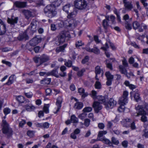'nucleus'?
Wrapping results in <instances>:
<instances>
[{
  "label": "nucleus",
  "mask_w": 148,
  "mask_h": 148,
  "mask_svg": "<svg viewBox=\"0 0 148 148\" xmlns=\"http://www.w3.org/2000/svg\"><path fill=\"white\" fill-rule=\"evenodd\" d=\"M71 10L70 12L67 13V19L65 23L72 28H74L77 25V22L74 18L75 17L77 12L75 8H73Z\"/></svg>",
  "instance_id": "1"
},
{
  "label": "nucleus",
  "mask_w": 148,
  "mask_h": 148,
  "mask_svg": "<svg viewBox=\"0 0 148 148\" xmlns=\"http://www.w3.org/2000/svg\"><path fill=\"white\" fill-rule=\"evenodd\" d=\"M56 7L52 4L46 6L44 9V13L46 15L50 18L54 16L57 14Z\"/></svg>",
  "instance_id": "2"
},
{
  "label": "nucleus",
  "mask_w": 148,
  "mask_h": 148,
  "mask_svg": "<svg viewBox=\"0 0 148 148\" xmlns=\"http://www.w3.org/2000/svg\"><path fill=\"white\" fill-rule=\"evenodd\" d=\"M137 110V113H135L134 115L136 116H139L140 115H142L141 118V120L144 123H147L148 124V120L147 117L145 115L146 114V112L145 111L143 108L141 106L138 105L136 107Z\"/></svg>",
  "instance_id": "3"
},
{
  "label": "nucleus",
  "mask_w": 148,
  "mask_h": 148,
  "mask_svg": "<svg viewBox=\"0 0 148 148\" xmlns=\"http://www.w3.org/2000/svg\"><path fill=\"white\" fill-rule=\"evenodd\" d=\"M106 19L104 20L103 21V25L105 29H106L109 26H111V24H114L115 23V18L114 16L111 15L110 16H106Z\"/></svg>",
  "instance_id": "4"
},
{
  "label": "nucleus",
  "mask_w": 148,
  "mask_h": 148,
  "mask_svg": "<svg viewBox=\"0 0 148 148\" xmlns=\"http://www.w3.org/2000/svg\"><path fill=\"white\" fill-rule=\"evenodd\" d=\"M74 4L75 7L79 10H87L88 9L87 4L85 0H75Z\"/></svg>",
  "instance_id": "5"
},
{
  "label": "nucleus",
  "mask_w": 148,
  "mask_h": 148,
  "mask_svg": "<svg viewBox=\"0 0 148 148\" xmlns=\"http://www.w3.org/2000/svg\"><path fill=\"white\" fill-rule=\"evenodd\" d=\"M58 40L60 43H62L66 40H68L70 36L68 32L66 31H61L58 36Z\"/></svg>",
  "instance_id": "6"
},
{
  "label": "nucleus",
  "mask_w": 148,
  "mask_h": 148,
  "mask_svg": "<svg viewBox=\"0 0 148 148\" xmlns=\"http://www.w3.org/2000/svg\"><path fill=\"white\" fill-rule=\"evenodd\" d=\"M1 126L3 127L2 131L3 133L11 134L12 133V129L10 127L9 124L5 120H3Z\"/></svg>",
  "instance_id": "7"
},
{
  "label": "nucleus",
  "mask_w": 148,
  "mask_h": 148,
  "mask_svg": "<svg viewBox=\"0 0 148 148\" xmlns=\"http://www.w3.org/2000/svg\"><path fill=\"white\" fill-rule=\"evenodd\" d=\"M128 92L124 91L123 92V96L120 97L119 99V103L120 105H125L128 102Z\"/></svg>",
  "instance_id": "8"
},
{
  "label": "nucleus",
  "mask_w": 148,
  "mask_h": 148,
  "mask_svg": "<svg viewBox=\"0 0 148 148\" xmlns=\"http://www.w3.org/2000/svg\"><path fill=\"white\" fill-rule=\"evenodd\" d=\"M26 103H30V101L28 100H27L25 102ZM27 111L31 112L33 111L35 109V107L31 103H26L23 106Z\"/></svg>",
  "instance_id": "9"
},
{
  "label": "nucleus",
  "mask_w": 148,
  "mask_h": 148,
  "mask_svg": "<svg viewBox=\"0 0 148 148\" xmlns=\"http://www.w3.org/2000/svg\"><path fill=\"white\" fill-rule=\"evenodd\" d=\"M6 25L0 19V35L4 34L6 32Z\"/></svg>",
  "instance_id": "10"
},
{
  "label": "nucleus",
  "mask_w": 148,
  "mask_h": 148,
  "mask_svg": "<svg viewBox=\"0 0 148 148\" xmlns=\"http://www.w3.org/2000/svg\"><path fill=\"white\" fill-rule=\"evenodd\" d=\"M93 106L95 112L96 113H98L99 110L102 108V106L101 104L99 102L97 101H95L94 102Z\"/></svg>",
  "instance_id": "11"
},
{
  "label": "nucleus",
  "mask_w": 148,
  "mask_h": 148,
  "mask_svg": "<svg viewBox=\"0 0 148 148\" xmlns=\"http://www.w3.org/2000/svg\"><path fill=\"white\" fill-rule=\"evenodd\" d=\"M41 39L40 38L35 37L32 39L29 42L30 45L32 46H35L40 42Z\"/></svg>",
  "instance_id": "12"
},
{
  "label": "nucleus",
  "mask_w": 148,
  "mask_h": 148,
  "mask_svg": "<svg viewBox=\"0 0 148 148\" xmlns=\"http://www.w3.org/2000/svg\"><path fill=\"white\" fill-rule=\"evenodd\" d=\"M36 21L33 20L31 24L30 27L27 29V31L31 30L32 33L35 32L36 30Z\"/></svg>",
  "instance_id": "13"
},
{
  "label": "nucleus",
  "mask_w": 148,
  "mask_h": 148,
  "mask_svg": "<svg viewBox=\"0 0 148 148\" xmlns=\"http://www.w3.org/2000/svg\"><path fill=\"white\" fill-rule=\"evenodd\" d=\"M16 77L14 75H11L9 77L8 82L5 84L10 85L13 84L16 79Z\"/></svg>",
  "instance_id": "14"
},
{
  "label": "nucleus",
  "mask_w": 148,
  "mask_h": 148,
  "mask_svg": "<svg viewBox=\"0 0 148 148\" xmlns=\"http://www.w3.org/2000/svg\"><path fill=\"white\" fill-rule=\"evenodd\" d=\"M73 8H74L71 4H67L63 6L62 10L65 12L68 13L69 10H72Z\"/></svg>",
  "instance_id": "15"
},
{
  "label": "nucleus",
  "mask_w": 148,
  "mask_h": 148,
  "mask_svg": "<svg viewBox=\"0 0 148 148\" xmlns=\"http://www.w3.org/2000/svg\"><path fill=\"white\" fill-rule=\"evenodd\" d=\"M47 75H52L56 77H59L58 71L57 69L53 70L50 72H47Z\"/></svg>",
  "instance_id": "16"
},
{
  "label": "nucleus",
  "mask_w": 148,
  "mask_h": 148,
  "mask_svg": "<svg viewBox=\"0 0 148 148\" xmlns=\"http://www.w3.org/2000/svg\"><path fill=\"white\" fill-rule=\"evenodd\" d=\"M18 19L17 17H12L10 18H8V23L11 25H14L17 23Z\"/></svg>",
  "instance_id": "17"
},
{
  "label": "nucleus",
  "mask_w": 148,
  "mask_h": 148,
  "mask_svg": "<svg viewBox=\"0 0 148 148\" xmlns=\"http://www.w3.org/2000/svg\"><path fill=\"white\" fill-rule=\"evenodd\" d=\"M109 45H110L113 50L116 49V47L114 45L110 42H106V43L105 46L101 47V49L104 51L106 50L109 47Z\"/></svg>",
  "instance_id": "18"
},
{
  "label": "nucleus",
  "mask_w": 148,
  "mask_h": 148,
  "mask_svg": "<svg viewBox=\"0 0 148 148\" xmlns=\"http://www.w3.org/2000/svg\"><path fill=\"white\" fill-rule=\"evenodd\" d=\"M62 99L61 97H59L58 98L56 103V105L57 106V110L56 112H55V113L58 112L61 107V103L62 102Z\"/></svg>",
  "instance_id": "19"
},
{
  "label": "nucleus",
  "mask_w": 148,
  "mask_h": 148,
  "mask_svg": "<svg viewBox=\"0 0 148 148\" xmlns=\"http://www.w3.org/2000/svg\"><path fill=\"white\" fill-rule=\"evenodd\" d=\"M123 2L124 4V6L126 9L129 10H131L133 8V7L131 2H127L125 0H123Z\"/></svg>",
  "instance_id": "20"
},
{
  "label": "nucleus",
  "mask_w": 148,
  "mask_h": 148,
  "mask_svg": "<svg viewBox=\"0 0 148 148\" xmlns=\"http://www.w3.org/2000/svg\"><path fill=\"white\" fill-rule=\"evenodd\" d=\"M109 106H107V108H112L116 106V102L113 99H110L109 101Z\"/></svg>",
  "instance_id": "21"
},
{
  "label": "nucleus",
  "mask_w": 148,
  "mask_h": 148,
  "mask_svg": "<svg viewBox=\"0 0 148 148\" xmlns=\"http://www.w3.org/2000/svg\"><path fill=\"white\" fill-rule=\"evenodd\" d=\"M125 67H123L122 65H120L119 66V71L122 74H123L126 75L128 78H130V76H129L127 74V72L126 70L125 69Z\"/></svg>",
  "instance_id": "22"
},
{
  "label": "nucleus",
  "mask_w": 148,
  "mask_h": 148,
  "mask_svg": "<svg viewBox=\"0 0 148 148\" xmlns=\"http://www.w3.org/2000/svg\"><path fill=\"white\" fill-rule=\"evenodd\" d=\"M78 92L79 94L82 95V97L84 98L88 95V93L87 92H85V90L82 88H79L78 89Z\"/></svg>",
  "instance_id": "23"
},
{
  "label": "nucleus",
  "mask_w": 148,
  "mask_h": 148,
  "mask_svg": "<svg viewBox=\"0 0 148 148\" xmlns=\"http://www.w3.org/2000/svg\"><path fill=\"white\" fill-rule=\"evenodd\" d=\"M130 94L131 96L132 95H134V98L136 102H138L140 100V97L139 96V94L137 91H136V92L134 91L132 92H130Z\"/></svg>",
  "instance_id": "24"
},
{
  "label": "nucleus",
  "mask_w": 148,
  "mask_h": 148,
  "mask_svg": "<svg viewBox=\"0 0 148 148\" xmlns=\"http://www.w3.org/2000/svg\"><path fill=\"white\" fill-rule=\"evenodd\" d=\"M14 4L17 7L20 8H24L26 6V3L25 2L16 1Z\"/></svg>",
  "instance_id": "25"
},
{
  "label": "nucleus",
  "mask_w": 148,
  "mask_h": 148,
  "mask_svg": "<svg viewBox=\"0 0 148 148\" xmlns=\"http://www.w3.org/2000/svg\"><path fill=\"white\" fill-rule=\"evenodd\" d=\"M21 12L25 15L26 18L28 19L32 16V12L29 11L25 10H23Z\"/></svg>",
  "instance_id": "26"
},
{
  "label": "nucleus",
  "mask_w": 148,
  "mask_h": 148,
  "mask_svg": "<svg viewBox=\"0 0 148 148\" xmlns=\"http://www.w3.org/2000/svg\"><path fill=\"white\" fill-rule=\"evenodd\" d=\"M66 21V20H65L64 21H60L58 23V25L60 28L64 26L67 27V28L69 29H73L74 28H72L71 27H69L67 25L65 24V21Z\"/></svg>",
  "instance_id": "27"
},
{
  "label": "nucleus",
  "mask_w": 148,
  "mask_h": 148,
  "mask_svg": "<svg viewBox=\"0 0 148 148\" xmlns=\"http://www.w3.org/2000/svg\"><path fill=\"white\" fill-rule=\"evenodd\" d=\"M49 57L45 54L42 55L40 57V60L41 62H44L49 60Z\"/></svg>",
  "instance_id": "28"
},
{
  "label": "nucleus",
  "mask_w": 148,
  "mask_h": 148,
  "mask_svg": "<svg viewBox=\"0 0 148 148\" xmlns=\"http://www.w3.org/2000/svg\"><path fill=\"white\" fill-rule=\"evenodd\" d=\"M83 106V104L82 103L78 102L75 103L74 108L75 109L79 110L82 108Z\"/></svg>",
  "instance_id": "29"
},
{
  "label": "nucleus",
  "mask_w": 148,
  "mask_h": 148,
  "mask_svg": "<svg viewBox=\"0 0 148 148\" xmlns=\"http://www.w3.org/2000/svg\"><path fill=\"white\" fill-rule=\"evenodd\" d=\"M99 140L102 141L103 143L106 144H108L110 146L112 145V143L110 141L105 137L100 138Z\"/></svg>",
  "instance_id": "30"
},
{
  "label": "nucleus",
  "mask_w": 148,
  "mask_h": 148,
  "mask_svg": "<svg viewBox=\"0 0 148 148\" xmlns=\"http://www.w3.org/2000/svg\"><path fill=\"white\" fill-rule=\"evenodd\" d=\"M18 38L19 40H22L24 39L27 40L28 39V37L26 33L24 32L21 34H20L18 37Z\"/></svg>",
  "instance_id": "31"
},
{
  "label": "nucleus",
  "mask_w": 148,
  "mask_h": 148,
  "mask_svg": "<svg viewBox=\"0 0 148 148\" xmlns=\"http://www.w3.org/2000/svg\"><path fill=\"white\" fill-rule=\"evenodd\" d=\"M147 26L143 23H141L139 27L138 28V31L140 32H142L144 30L147 29Z\"/></svg>",
  "instance_id": "32"
},
{
  "label": "nucleus",
  "mask_w": 148,
  "mask_h": 148,
  "mask_svg": "<svg viewBox=\"0 0 148 148\" xmlns=\"http://www.w3.org/2000/svg\"><path fill=\"white\" fill-rule=\"evenodd\" d=\"M71 123H77L78 122V119L75 115H73L71 116L70 119Z\"/></svg>",
  "instance_id": "33"
},
{
  "label": "nucleus",
  "mask_w": 148,
  "mask_h": 148,
  "mask_svg": "<svg viewBox=\"0 0 148 148\" xmlns=\"http://www.w3.org/2000/svg\"><path fill=\"white\" fill-rule=\"evenodd\" d=\"M139 22L137 21H135L134 22L132 23V27L134 29H138V28L139 27L140 25Z\"/></svg>",
  "instance_id": "34"
},
{
  "label": "nucleus",
  "mask_w": 148,
  "mask_h": 148,
  "mask_svg": "<svg viewBox=\"0 0 148 148\" xmlns=\"http://www.w3.org/2000/svg\"><path fill=\"white\" fill-rule=\"evenodd\" d=\"M51 82V79L50 78H47L41 80L40 83L41 84H50Z\"/></svg>",
  "instance_id": "35"
},
{
  "label": "nucleus",
  "mask_w": 148,
  "mask_h": 148,
  "mask_svg": "<svg viewBox=\"0 0 148 148\" xmlns=\"http://www.w3.org/2000/svg\"><path fill=\"white\" fill-rule=\"evenodd\" d=\"M105 75L107 77V79L113 80L114 78V76L112 75L109 72H106Z\"/></svg>",
  "instance_id": "36"
},
{
  "label": "nucleus",
  "mask_w": 148,
  "mask_h": 148,
  "mask_svg": "<svg viewBox=\"0 0 148 148\" xmlns=\"http://www.w3.org/2000/svg\"><path fill=\"white\" fill-rule=\"evenodd\" d=\"M53 4L56 7H58L60 5L62 2V0H52Z\"/></svg>",
  "instance_id": "37"
},
{
  "label": "nucleus",
  "mask_w": 148,
  "mask_h": 148,
  "mask_svg": "<svg viewBox=\"0 0 148 148\" xmlns=\"http://www.w3.org/2000/svg\"><path fill=\"white\" fill-rule=\"evenodd\" d=\"M16 99L19 103H24L25 100V98L21 96H19L17 97Z\"/></svg>",
  "instance_id": "38"
},
{
  "label": "nucleus",
  "mask_w": 148,
  "mask_h": 148,
  "mask_svg": "<svg viewBox=\"0 0 148 148\" xmlns=\"http://www.w3.org/2000/svg\"><path fill=\"white\" fill-rule=\"evenodd\" d=\"M125 27L128 30H130L132 29V26L131 24L129 22L126 21L125 22Z\"/></svg>",
  "instance_id": "39"
},
{
  "label": "nucleus",
  "mask_w": 148,
  "mask_h": 148,
  "mask_svg": "<svg viewBox=\"0 0 148 148\" xmlns=\"http://www.w3.org/2000/svg\"><path fill=\"white\" fill-rule=\"evenodd\" d=\"M131 120L130 119L127 118L123 120L124 124L123 125L124 126L128 127L129 126L130 124Z\"/></svg>",
  "instance_id": "40"
},
{
  "label": "nucleus",
  "mask_w": 148,
  "mask_h": 148,
  "mask_svg": "<svg viewBox=\"0 0 148 148\" xmlns=\"http://www.w3.org/2000/svg\"><path fill=\"white\" fill-rule=\"evenodd\" d=\"M97 99L101 103H104L106 101V99L105 97L102 96H97Z\"/></svg>",
  "instance_id": "41"
},
{
  "label": "nucleus",
  "mask_w": 148,
  "mask_h": 148,
  "mask_svg": "<svg viewBox=\"0 0 148 148\" xmlns=\"http://www.w3.org/2000/svg\"><path fill=\"white\" fill-rule=\"evenodd\" d=\"M66 45H65L63 46L59 47H57L56 50L57 52H59L61 51H63L64 50V48L66 47Z\"/></svg>",
  "instance_id": "42"
},
{
  "label": "nucleus",
  "mask_w": 148,
  "mask_h": 148,
  "mask_svg": "<svg viewBox=\"0 0 148 148\" xmlns=\"http://www.w3.org/2000/svg\"><path fill=\"white\" fill-rule=\"evenodd\" d=\"M102 71V70L100 69V67L99 66H97L95 67V73L96 74H99Z\"/></svg>",
  "instance_id": "43"
},
{
  "label": "nucleus",
  "mask_w": 148,
  "mask_h": 148,
  "mask_svg": "<svg viewBox=\"0 0 148 148\" xmlns=\"http://www.w3.org/2000/svg\"><path fill=\"white\" fill-rule=\"evenodd\" d=\"M97 92L95 90H93L92 91L91 96L93 98V99H97Z\"/></svg>",
  "instance_id": "44"
},
{
  "label": "nucleus",
  "mask_w": 148,
  "mask_h": 148,
  "mask_svg": "<svg viewBox=\"0 0 148 148\" xmlns=\"http://www.w3.org/2000/svg\"><path fill=\"white\" fill-rule=\"evenodd\" d=\"M107 133V132L106 131H100L99 132L98 136L99 138H101L106 134Z\"/></svg>",
  "instance_id": "45"
},
{
  "label": "nucleus",
  "mask_w": 148,
  "mask_h": 148,
  "mask_svg": "<svg viewBox=\"0 0 148 148\" xmlns=\"http://www.w3.org/2000/svg\"><path fill=\"white\" fill-rule=\"evenodd\" d=\"M84 45V43L83 42L82 40H79L77 41L75 43V46L77 47L82 46Z\"/></svg>",
  "instance_id": "46"
},
{
  "label": "nucleus",
  "mask_w": 148,
  "mask_h": 148,
  "mask_svg": "<svg viewBox=\"0 0 148 148\" xmlns=\"http://www.w3.org/2000/svg\"><path fill=\"white\" fill-rule=\"evenodd\" d=\"M49 106L48 104H46L45 105L44 108H43V110L46 113H48L49 112Z\"/></svg>",
  "instance_id": "47"
},
{
  "label": "nucleus",
  "mask_w": 148,
  "mask_h": 148,
  "mask_svg": "<svg viewBox=\"0 0 148 148\" xmlns=\"http://www.w3.org/2000/svg\"><path fill=\"white\" fill-rule=\"evenodd\" d=\"M86 114L85 112L83 113L79 114L78 117L79 118L82 120H83L86 116Z\"/></svg>",
  "instance_id": "48"
},
{
  "label": "nucleus",
  "mask_w": 148,
  "mask_h": 148,
  "mask_svg": "<svg viewBox=\"0 0 148 148\" xmlns=\"http://www.w3.org/2000/svg\"><path fill=\"white\" fill-rule=\"evenodd\" d=\"M92 108L90 107H86L83 110L84 112H88L92 110Z\"/></svg>",
  "instance_id": "49"
},
{
  "label": "nucleus",
  "mask_w": 148,
  "mask_h": 148,
  "mask_svg": "<svg viewBox=\"0 0 148 148\" xmlns=\"http://www.w3.org/2000/svg\"><path fill=\"white\" fill-rule=\"evenodd\" d=\"M112 142L115 145H117L119 143V141L114 137H112Z\"/></svg>",
  "instance_id": "50"
},
{
  "label": "nucleus",
  "mask_w": 148,
  "mask_h": 148,
  "mask_svg": "<svg viewBox=\"0 0 148 148\" xmlns=\"http://www.w3.org/2000/svg\"><path fill=\"white\" fill-rule=\"evenodd\" d=\"M90 120L88 119L84 120V124L86 127H88L90 125Z\"/></svg>",
  "instance_id": "51"
},
{
  "label": "nucleus",
  "mask_w": 148,
  "mask_h": 148,
  "mask_svg": "<svg viewBox=\"0 0 148 148\" xmlns=\"http://www.w3.org/2000/svg\"><path fill=\"white\" fill-rule=\"evenodd\" d=\"M49 126V124L47 122L43 123L42 128L47 129Z\"/></svg>",
  "instance_id": "52"
},
{
  "label": "nucleus",
  "mask_w": 148,
  "mask_h": 148,
  "mask_svg": "<svg viewBox=\"0 0 148 148\" xmlns=\"http://www.w3.org/2000/svg\"><path fill=\"white\" fill-rule=\"evenodd\" d=\"M93 49V52L94 53L97 54H99L100 53V50L97 48L96 47H94Z\"/></svg>",
  "instance_id": "53"
},
{
  "label": "nucleus",
  "mask_w": 148,
  "mask_h": 148,
  "mask_svg": "<svg viewBox=\"0 0 148 148\" xmlns=\"http://www.w3.org/2000/svg\"><path fill=\"white\" fill-rule=\"evenodd\" d=\"M10 112V109L8 108H6L3 110L4 113L5 115L9 114Z\"/></svg>",
  "instance_id": "54"
},
{
  "label": "nucleus",
  "mask_w": 148,
  "mask_h": 148,
  "mask_svg": "<svg viewBox=\"0 0 148 148\" xmlns=\"http://www.w3.org/2000/svg\"><path fill=\"white\" fill-rule=\"evenodd\" d=\"M85 71V69H83L79 71L77 73V75L79 76H82L83 75V73Z\"/></svg>",
  "instance_id": "55"
},
{
  "label": "nucleus",
  "mask_w": 148,
  "mask_h": 148,
  "mask_svg": "<svg viewBox=\"0 0 148 148\" xmlns=\"http://www.w3.org/2000/svg\"><path fill=\"white\" fill-rule=\"evenodd\" d=\"M101 84L100 82L98 81H97L95 84V87L96 88L99 89L101 87Z\"/></svg>",
  "instance_id": "56"
},
{
  "label": "nucleus",
  "mask_w": 148,
  "mask_h": 148,
  "mask_svg": "<svg viewBox=\"0 0 148 148\" xmlns=\"http://www.w3.org/2000/svg\"><path fill=\"white\" fill-rule=\"evenodd\" d=\"M143 136L146 138H148V130H147L145 129L143 131Z\"/></svg>",
  "instance_id": "57"
},
{
  "label": "nucleus",
  "mask_w": 148,
  "mask_h": 148,
  "mask_svg": "<svg viewBox=\"0 0 148 148\" xmlns=\"http://www.w3.org/2000/svg\"><path fill=\"white\" fill-rule=\"evenodd\" d=\"M25 95L27 97L29 98H31L33 96V94L32 92H31L25 93Z\"/></svg>",
  "instance_id": "58"
},
{
  "label": "nucleus",
  "mask_w": 148,
  "mask_h": 148,
  "mask_svg": "<svg viewBox=\"0 0 148 148\" xmlns=\"http://www.w3.org/2000/svg\"><path fill=\"white\" fill-rule=\"evenodd\" d=\"M27 135L30 137H32L34 136V132L32 131H28L27 132Z\"/></svg>",
  "instance_id": "59"
},
{
  "label": "nucleus",
  "mask_w": 148,
  "mask_h": 148,
  "mask_svg": "<svg viewBox=\"0 0 148 148\" xmlns=\"http://www.w3.org/2000/svg\"><path fill=\"white\" fill-rule=\"evenodd\" d=\"M120 106L118 110L120 112H123L124 111V105H120Z\"/></svg>",
  "instance_id": "60"
},
{
  "label": "nucleus",
  "mask_w": 148,
  "mask_h": 148,
  "mask_svg": "<svg viewBox=\"0 0 148 148\" xmlns=\"http://www.w3.org/2000/svg\"><path fill=\"white\" fill-rule=\"evenodd\" d=\"M64 64L67 66L70 67L72 65V62L71 61L68 60V61L65 62Z\"/></svg>",
  "instance_id": "61"
},
{
  "label": "nucleus",
  "mask_w": 148,
  "mask_h": 148,
  "mask_svg": "<svg viewBox=\"0 0 148 148\" xmlns=\"http://www.w3.org/2000/svg\"><path fill=\"white\" fill-rule=\"evenodd\" d=\"M26 82L27 84H32L33 82V80L32 79L27 78L26 79Z\"/></svg>",
  "instance_id": "62"
},
{
  "label": "nucleus",
  "mask_w": 148,
  "mask_h": 148,
  "mask_svg": "<svg viewBox=\"0 0 148 148\" xmlns=\"http://www.w3.org/2000/svg\"><path fill=\"white\" fill-rule=\"evenodd\" d=\"M40 47L37 46L36 47L34 48V50L35 53H38L39 52L40 50Z\"/></svg>",
  "instance_id": "63"
},
{
  "label": "nucleus",
  "mask_w": 148,
  "mask_h": 148,
  "mask_svg": "<svg viewBox=\"0 0 148 148\" xmlns=\"http://www.w3.org/2000/svg\"><path fill=\"white\" fill-rule=\"evenodd\" d=\"M98 127L99 129H103L104 128L105 125L103 123H99L98 124Z\"/></svg>",
  "instance_id": "64"
}]
</instances>
